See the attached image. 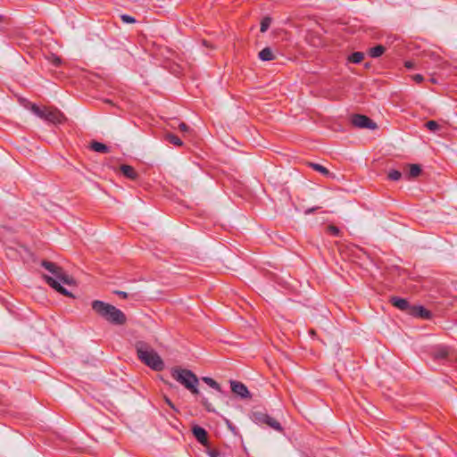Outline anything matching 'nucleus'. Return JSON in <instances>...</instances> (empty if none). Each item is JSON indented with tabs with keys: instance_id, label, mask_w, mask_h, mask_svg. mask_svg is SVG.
<instances>
[{
	"instance_id": "obj_1",
	"label": "nucleus",
	"mask_w": 457,
	"mask_h": 457,
	"mask_svg": "<svg viewBox=\"0 0 457 457\" xmlns=\"http://www.w3.org/2000/svg\"><path fill=\"white\" fill-rule=\"evenodd\" d=\"M42 266L53 275L44 276L46 283L60 294L72 297V294L62 286V284L71 285L73 282V279L63 270V269L56 265L54 262L48 261H43Z\"/></svg>"
},
{
	"instance_id": "obj_2",
	"label": "nucleus",
	"mask_w": 457,
	"mask_h": 457,
	"mask_svg": "<svg viewBox=\"0 0 457 457\" xmlns=\"http://www.w3.org/2000/svg\"><path fill=\"white\" fill-rule=\"evenodd\" d=\"M91 307L98 316L112 325L121 326L127 322L124 312L114 305L100 300H94L91 303Z\"/></svg>"
},
{
	"instance_id": "obj_3",
	"label": "nucleus",
	"mask_w": 457,
	"mask_h": 457,
	"mask_svg": "<svg viewBox=\"0 0 457 457\" xmlns=\"http://www.w3.org/2000/svg\"><path fill=\"white\" fill-rule=\"evenodd\" d=\"M138 359L146 366L156 371L164 369V362L160 355L146 343L138 341L135 345Z\"/></svg>"
},
{
	"instance_id": "obj_4",
	"label": "nucleus",
	"mask_w": 457,
	"mask_h": 457,
	"mask_svg": "<svg viewBox=\"0 0 457 457\" xmlns=\"http://www.w3.org/2000/svg\"><path fill=\"white\" fill-rule=\"evenodd\" d=\"M170 374L172 378L184 386L193 395L199 394V390L197 388L199 380L193 371L187 369L175 367L171 369Z\"/></svg>"
},
{
	"instance_id": "obj_5",
	"label": "nucleus",
	"mask_w": 457,
	"mask_h": 457,
	"mask_svg": "<svg viewBox=\"0 0 457 457\" xmlns=\"http://www.w3.org/2000/svg\"><path fill=\"white\" fill-rule=\"evenodd\" d=\"M30 111L40 119L55 125L62 124L66 120L64 114L56 108H41L36 104H32L30 106Z\"/></svg>"
},
{
	"instance_id": "obj_6",
	"label": "nucleus",
	"mask_w": 457,
	"mask_h": 457,
	"mask_svg": "<svg viewBox=\"0 0 457 457\" xmlns=\"http://www.w3.org/2000/svg\"><path fill=\"white\" fill-rule=\"evenodd\" d=\"M252 420L254 423L260 426L267 425L268 427L278 432H281L283 430V428L280 425V423L274 418L270 417L266 412L261 411H253Z\"/></svg>"
},
{
	"instance_id": "obj_7",
	"label": "nucleus",
	"mask_w": 457,
	"mask_h": 457,
	"mask_svg": "<svg viewBox=\"0 0 457 457\" xmlns=\"http://www.w3.org/2000/svg\"><path fill=\"white\" fill-rule=\"evenodd\" d=\"M352 124L360 129H377V124L366 115L354 114L351 119Z\"/></svg>"
},
{
	"instance_id": "obj_8",
	"label": "nucleus",
	"mask_w": 457,
	"mask_h": 457,
	"mask_svg": "<svg viewBox=\"0 0 457 457\" xmlns=\"http://www.w3.org/2000/svg\"><path fill=\"white\" fill-rule=\"evenodd\" d=\"M231 391L243 399L251 398V394L245 384L239 381H230Z\"/></svg>"
},
{
	"instance_id": "obj_9",
	"label": "nucleus",
	"mask_w": 457,
	"mask_h": 457,
	"mask_svg": "<svg viewBox=\"0 0 457 457\" xmlns=\"http://www.w3.org/2000/svg\"><path fill=\"white\" fill-rule=\"evenodd\" d=\"M192 433L201 445L208 446V434L204 428L195 425L192 428Z\"/></svg>"
},
{
	"instance_id": "obj_10",
	"label": "nucleus",
	"mask_w": 457,
	"mask_h": 457,
	"mask_svg": "<svg viewBox=\"0 0 457 457\" xmlns=\"http://www.w3.org/2000/svg\"><path fill=\"white\" fill-rule=\"evenodd\" d=\"M410 314L424 320H430L432 318L431 312L420 305H413L410 310Z\"/></svg>"
},
{
	"instance_id": "obj_11",
	"label": "nucleus",
	"mask_w": 457,
	"mask_h": 457,
	"mask_svg": "<svg viewBox=\"0 0 457 457\" xmlns=\"http://www.w3.org/2000/svg\"><path fill=\"white\" fill-rule=\"evenodd\" d=\"M393 306L396 307L397 309L401 311L407 312L410 314V310L412 307L409 302L404 299L398 296H392L389 301Z\"/></svg>"
},
{
	"instance_id": "obj_12",
	"label": "nucleus",
	"mask_w": 457,
	"mask_h": 457,
	"mask_svg": "<svg viewBox=\"0 0 457 457\" xmlns=\"http://www.w3.org/2000/svg\"><path fill=\"white\" fill-rule=\"evenodd\" d=\"M120 171L122 172V174L128 178V179H137V178L138 177V174L137 172L135 170V169L130 166V165H127V164H122L120 166Z\"/></svg>"
},
{
	"instance_id": "obj_13",
	"label": "nucleus",
	"mask_w": 457,
	"mask_h": 457,
	"mask_svg": "<svg viewBox=\"0 0 457 457\" xmlns=\"http://www.w3.org/2000/svg\"><path fill=\"white\" fill-rule=\"evenodd\" d=\"M90 148L93 151L97 152V153H102V154L110 153L109 146H107L106 145H104L103 143L97 142V141L91 142Z\"/></svg>"
},
{
	"instance_id": "obj_14",
	"label": "nucleus",
	"mask_w": 457,
	"mask_h": 457,
	"mask_svg": "<svg viewBox=\"0 0 457 457\" xmlns=\"http://www.w3.org/2000/svg\"><path fill=\"white\" fill-rule=\"evenodd\" d=\"M259 58L262 61H272L275 59V55L270 47H265L259 52Z\"/></svg>"
},
{
	"instance_id": "obj_15",
	"label": "nucleus",
	"mask_w": 457,
	"mask_h": 457,
	"mask_svg": "<svg viewBox=\"0 0 457 457\" xmlns=\"http://www.w3.org/2000/svg\"><path fill=\"white\" fill-rule=\"evenodd\" d=\"M164 140L169 144L174 145L176 146H181L183 145L182 140L172 133H166L164 135Z\"/></svg>"
},
{
	"instance_id": "obj_16",
	"label": "nucleus",
	"mask_w": 457,
	"mask_h": 457,
	"mask_svg": "<svg viewBox=\"0 0 457 457\" xmlns=\"http://www.w3.org/2000/svg\"><path fill=\"white\" fill-rule=\"evenodd\" d=\"M385 51L386 47L381 45H378L374 47H371L369 51V54L372 58H378L381 56L385 53Z\"/></svg>"
},
{
	"instance_id": "obj_17",
	"label": "nucleus",
	"mask_w": 457,
	"mask_h": 457,
	"mask_svg": "<svg viewBox=\"0 0 457 457\" xmlns=\"http://www.w3.org/2000/svg\"><path fill=\"white\" fill-rule=\"evenodd\" d=\"M421 172V168L418 164H411L408 170V178L412 179L418 177Z\"/></svg>"
},
{
	"instance_id": "obj_18",
	"label": "nucleus",
	"mask_w": 457,
	"mask_h": 457,
	"mask_svg": "<svg viewBox=\"0 0 457 457\" xmlns=\"http://www.w3.org/2000/svg\"><path fill=\"white\" fill-rule=\"evenodd\" d=\"M364 59V54L362 52H354L349 57L348 60L353 63H360Z\"/></svg>"
},
{
	"instance_id": "obj_19",
	"label": "nucleus",
	"mask_w": 457,
	"mask_h": 457,
	"mask_svg": "<svg viewBox=\"0 0 457 457\" xmlns=\"http://www.w3.org/2000/svg\"><path fill=\"white\" fill-rule=\"evenodd\" d=\"M202 380L204 383H206L209 386H211L212 388H213L219 392H221L220 386L213 378H209V377H203Z\"/></svg>"
},
{
	"instance_id": "obj_20",
	"label": "nucleus",
	"mask_w": 457,
	"mask_h": 457,
	"mask_svg": "<svg viewBox=\"0 0 457 457\" xmlns=\"http://www.w3.org/2000/svg\"><path fill=\"white\" fill-rule=\"evenodd\" d=\"M310 165L314 170L319 171L325 176H328L330 173L329 170L326 167H324L319 163H311Z\"/></svg>"
},
{
	"instance_id": "obj_21",
	"label": "nucleus",
	"mask_w": 457,
	"mask_h": 457,
	"mask_svg": "<svg viewBox=\"0 0 457 457\" xmlns=\"http://www.w3.org/2000/svg\"><path fill=\"white\" fill-rule=\"evenodd\" d=\"M270 24H271V18L264 17L261 21V28H260L261 32H262V33L266 32L268 30V29L270 28Z\"/></svg>"
},
{
	"instance_id": "obj_22",
	"label": "nucleus",
	"mask_w": 457,
	"mask_h": 457,
	"mask_svg": "<svg viewBox=\"0 0 457 457\" xmlns=\"http://www.w3.org/2000/svg\"><path fill=\"white\" fill-rule=\"evenodd\" d=\"M326 231L334 236V237H340L341 236V231L340 229L335 226V225H328L327 228H326Z\"/></svg>"
},
{
	"instance_id": "obj_23",
	"label": "nucleus",
	"mask_w": 457,
	"mask_h": 457,
	"mask_svg": "<svg viewBox=\"0 0 457 457\" xmlns=\"http://www.w3.org/2000/svg\"><path fill=\"white\" fill-rule=\"evenodd\" d=\"M387 178L390 179V180H393V181H397L399 180L401 178H402V173L401 171L399 170H391L388 174H387Z\"/></svg>"
},
{
	"instance_id": "obj_24",
	"label": "nucleus",
	"mask_w": 457,
	"mask_h": 457,
	"mask_svg": "<svg viewBox=\"0 0 457 457\" xmlns=\"http://www.w3.org/2000/svg\"><path fill=\"white\" fill-rule=\"evenodd\" d=\"M448 355V350L445 347H440L435 353V358L445 359Z\"/></svg>"
},
{
	"instance_id": "obj_25",
	"label": "nucleus",
	"mask_w": 457,
	"mask_h": 457,
	"mask_svg": "<svg viewBox=\"0 0 457 457\" xmlns=\"http://www.w3.org/2000/svg\"><path fill=\"white\" fill-rule=\"evenodd\" d=\"M425 127L430 131H436L439 129L440 126L436 120H428L426 122Z\"/></svg>"
},
{
	"instance_id": "obj_26",
	"label": "nucleus",
	"mask_w": 457,
	"mask_h": 457,
	"mask_svg": "<svg viewBox=\"0 0 457 457\" xmlns=\"http://www.w3.org/2000/svg\"><path fill=\"white\" fill-rule=\"evenodd\" d=\"M201 403L204 406L207 411H214V408L212 407V403H209L208 399H206L205 397H202Z\"/></svg>"
},
{
	"instance_id": "obj_27",
	"label": "nucleus",
	"mask_w": 457,
	"mask_h": 457,
	"mask_svg": "<svg viewBox=\"0 0 457 457\" xmlns=\"http://www.w3.org/2000/svg\"><path fill=\"white\" fill-rule=\"evenodd\" d=\"M120 20L124 23H135L136 22V19L134 17L130 16V15H128V14H121L120 15Z\"/></svg>"
},
{
	"instance_id": "obj_28",
	"label": "nucleus",
	"mask_w": 457,
	"mask_h": 457,
	"mask_svg": "<svg viewBox=\"0 0 457 457\" xmlns=\"http://www.w3.org/2000/svg\"><path fill=\"white\" fill-rule=\"evenodd\" d=\"M179 129L181 131V132H188L189 131V127L185 123V122H180L179 124Z\"/></svg>"
},
{
	"instance_id": "obj_29",
	"label": "nucleus",
	"mask_w": 457,
	"mask_h": 457,
	"mask_svg": "<svg viewBox=\"0 0 457 457\" xmlns=\"http://www.w3.org/2000/svg\"><path fill=\"white\" fill-rule=\"evenodd\" d=\"M113 294H115L116 295L120 296L122 299L128 298V295H129L128 293H126L124 291H120V290H115V291H113Z\"/></svg>"
},
{
	"instance_id": "obj_30",
	"label": "nucleus",
	"mask_w": 457,
	"mask_h": 457,
	"mask_svg": "<svg viewBox=\"0 0 457 457\" xmlns=\"http://www.w3.org/2000/svg\"><path fill=\"white\" fill-rule=\"evenodd\" d=\"M208 454L210 457H219L220 453L216 449H208Z\"/></svg>"
},
{
	"instance_id": "obj_31",
	"label": "nucleus",
	"mask_w": 457,
	"mask_h": 457,
	"mask_svg": "<svg viewBox=\"0 0 457 457\" xmlns=\"http://www.w3.org/2000/svg\"><path fill=\"white\" fill-rule=\"evenodd\" d=\"M412 79L416 82V83H421L423 80H424V78L422 75L420 74H415L412 76Z\"/></svg>"
},
{
	"instance_id": "obj_32",
	"label": "nucleus",
	"mask_w": 457,
	"mask_h": 457,
	"mask_svg": "<svg viewBox=\"0 0 457 457\" xmlns=\"http://www.w3.org/2000/svg\"><path fill=\"white\" fill-rule=\"evenodd\" d=\"M51 62L56 67L61 64V59L58 56H55V55H54L52 57V61Z\"/></svg>"
},
{
	"instance_id": "obj_33",
	"label": "nucleus",
	"mask_w": 457,
	"mask_h": 457,
	"mask_svg": "<svg viewBox=\"0 0 457 457\" xmlns=\"http://www.w3.org/2000/svg\"><path fill=\"white\" fill-rule=\"evenodd\" d=\"M164 401H165V403H167L170 408H172V409H173V410H175L176 411H178V410L175 408V406H174V404L172 403V402H171L168 397H166V396H165V397H164Z\"/></svg>"
},
{
	"instance_id": "obj_34",
	"label": "nucleus",
	"mask_w": 457,
	"mask_h": 457,
	"mask_svg": "<svg viewBox=\"0 0 457 457\" xmlns=\"http://www.w3.org/2000/svg\"><path fill=\"white\" fill-rule=\"evenodd\" d=\"M404 66L407 69H412V68H414V62H411V61H406L405 63H404Z\"/></svg>"
},
{
	"instance_id": "obj_35",
	"label": "nucleus",
	"mask_w": 457,
	"mask_h": 457,
	"mask_svg": "<svg viewBox=\"0 0 457 457\" xmlns=\"http://www.w3.org/2000/svg\"><path fill=\"white\" fill-rule=\"evenodd\" d=\"M430 57H431L434 61H436V62H437V61L439 60V55H437V54H430Z\"/></svg>"
},
{
	"instance_id": "obj_36",
	"label": "nucleus",
	"mask_w": 457,
	"mask_h": 457,
	"mask_svg": "<svg viewBox=\"0 0 457 457\" xmlns=\"http://www.w3.org/2000/svg\"><path fill=\"white\" fill-rule=\"evenodd\" d=\"M313 211H314V209H310V210L306 211V213L312 212Z\"/></svg>"
},
{
	"instance_id": "obj_37",
	"label": "nucleus",
	"mask_w": 457,
	"mask_h": 457,
	"mask_svg": "<svg viewBox=\"0 0 457 457\" xmlns=\"http://www.w3.org/2000/svg\"><path fill=\"white\" fill-rule=\"evenodd\" d=\"M3 20H4V16L0 15V23L3 21Z\"/></svg>"
}]
</instances>
